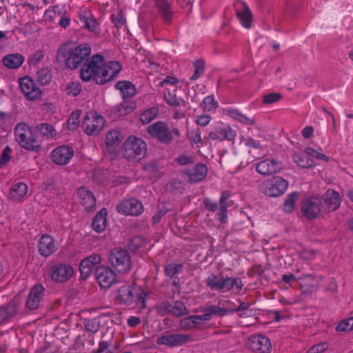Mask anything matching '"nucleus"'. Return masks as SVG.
Masks as SVG:
<instances>
[{"instance_id": "obj_1", "label": "nucleus", "mask_w": 353, "mask_h": 353, "mask_svg": "<svg viewBox=\"0 0 353 353\" xmlns=\"http://www.w3.org/2000/svg\"><path fill=\"white\" fill-rule=\"evenodd\" d=\"M68 48V68H80V78L83 81H94L98 85H104L112 81L122 69L119 62H105L101 54L90 56L92 49L89 43Z\"/></svg>"}, {"instance_id": "obj_2", "label": "nucleus", "mask_w": 353, "mask_h": 353, "mask_svg": "<svg viewBox=\"0 0 353 353\" xmlns=\"http://www.w3.org/2000/svg\"><path fill=\"white\" fill-rule=\"evenodd\" d=\"M205 283L211 290L220 292H228L234 288L236 293H240L243 287L241 278L223 276L222 274L219 275L210 274L205 279Z\"/></svg>"}, {"instance_id": "obj_3", "label": "nucleus", "mask_w": 353, "mask_h": 353, "mask_svg": "<svg viewBox=\"0 0 353 353\" xmlns=\"http://www.w3.org/2000/svg\"><path fill=\"white\" fill-rule=\"evenodd\" d=\"M123 157L129 161H139L147 154V144L141 138L131 135L121 146Z\"/></svg>"}, {"instance_id": "obj_4", "label": "nucleus", "mask_w": 353, "mask_h": 353, "mask_svg": "<svg viewBox=\"0 0 353 353\" xmlns=\"http://www.w3.org/2000/svg\"><path fill=\"white\" fill-rule=\"evenodd\" d=\"M146 131L152 139L165 145L170 144L174 137H179L181 136L178 128L170 129L166 123L161 121L148 125Z\"/></svg>"}, {"instance_id": "obj_5", "label": "nucleus", "mask_w": 353, "mask_h": 353, "mask_svg": "<svg viewBox=\"0 0 353 353\" xmlns=\"http://www.w3.org/2000/svg\"><path fill=\"white\" fill-rule=\"evenodd\" d=\"M15 139L19 145L31 152H38L41 145L30 128L24 123H18L14 128Z\"/></svg>"}, {"instance_id": "obj_6", "label": "nucleus", "mask_w": 353, "mask_h": 353, "mask_svg": "<svg viewBox=\"0 0 353 353\" xmlns=\"http://www.w3.org/2000/svg\"><path fill=\"white\" fill-rule=\"evenodd\" d=\"M108 261L121 274L129 272L132 268L130 254L126 249L122 248L112 249L108 254Z\"/></svg>"}, {"instance_id": "obj_7", "label": "nucleus", "mask_w": 353, "mask_h": 353, "mask_svg": "<svg viewBox=\"0 0 353 353\" xmlns=\"http://www.w3.org/2000/svg\"><path fill=\"white\" fill-rule=\"evenodd\" d=\"M288 182L281 176H274L263 181L260 189L261 192L270 197H278L286 191Z\"/></svg>"}, {"instance_id": "obj_8", "label": "nucleus", "mask_w": 353, "mask_h": 353, "mask_svg": "<svg viewBox=\"0 0 353 353\" xmlns=\"http://www.w3.org/2000/svg\"><path fill=\"white\" fill-rule=\"evenodd\" d=\"M322 210L321 201L318 196H310L301 201L300 212L307 220H314L320 216Z\"/></svg>"}, {"instance_id": "obj_9", "label": "nucleus", "mask_w": 353, "mask_h": 353, "mask_svg": "<svg viewBox=\"0 0 353 353\" xmlns=\"http://www.w3.org/2000/svg\"><path fill=\"white\" fill-rule=\"evenodd\" d=\"M105 124L104 118L97 112H88L82 123L83 131L88 135H97Z\"/></svg>"}, {"instance_id": "obj_10", "label": "nucleus", "mask_w": 353, "mask_h": 353, "mask_svg": "<svg viewBox=\"0 0 353 353\" xmlns=\"http://www.w3.org/2000/svg\"><path fill=\"white\" fill-rule=\"evenodd\" d=\"M119 213L126 216H137L144 211L142 202L135 198H130L122 200L117 206Z\"/></svg>"}, {"instance_id": "obj_11", "label": "nucleus", "mask_w": 353, "mask_h": 353, "mask_svg": "<svg viewBox=\"0 0 353 353\" xmlns=\"http://www.w3.org/2000/svg\"><path fill=\"white\" fill-rule=\"evenodd\" d=\"M95 278L101 288L108 289L117 283V276L108 266L101 265L95 269Z\"/></svg>"}, {"instance_id": "obj_12", "label": "nucleus", "mask_w": 353, "mask_h": 353, "mask_svg": "<svg viewBox=\"0 0 353 353\" xmlns=\"http://www.w3.org/2000/svg\"><path fill=\"white\" fill-rule=\"evenodd\" d=\"M194 341L193 337L190 334H170L161 336L157 340L159 345H164L170 347L181 346Z\"/></svg>"}, {"instance_id": "obj_13", "label": "nucleus", "mask_w": 353, "mask_h": 353, "mask_svg": "<svg viewBox=\"0 0 353 353\" xmlns=\"http://www.w3.org/2000/svg\"><path fill=\"white\" fill-rule=\"evenodd\" d=\"M235 14L241 25L249 29L253 21V15L249 6L243 1L237 0L234 3Z\"/></svg>"}, {"instance_id": "obj_14", "label": "nucleus", "mask_w": 353, "mask_h": 353, "mask_svg": "<svg viewBox=\"0 0 353 353\" xmlns=\"http://www.w3.org/2000/svg\"><path fill=\"white\" fill-rule=\"evenodd\" d=\"M19 83L22 92L28 100H35L41 96V90L30 77L20 78Z\"/></svg>"}, {"instance_id": "obj_15", "label": "nucleus", "mask_w": 353, "mask_h": 353, "mask_svg": "<svg viewBox=\"0 0 353 353\" xmlns=\"http://www.w3.org/2000/svg\"><path fill=\"white\" fill-rule=\"evenodd\" d=\"M249 348L256 353H270L272 343L269 338L262 334H256L248 340Z\"/></svg>"}, {"instance_id": "obj_16", "label": "nucleus", "mask_w": 353, "mask_h": 353, "mask_svg": "<svg viewBox=\"0 0 353 353\" xmlns=\"http://www.w3.org/2000/svg\"><path fill=\"white\" fill-rule=\"evenodd\" d=\"M321 201V208L327 212H333L339 208L341 198L338 192L329 189L319 197Z\"/></svg>"}, {"instance_id": "obj_17", "label": "nucleus", "mask_w": 353, "mask_h": 353, "mask_svg": "<svg viewBox=\"0 0 353 353\" xmlns=\"http://www.w3.org/2000/svg\"><path fill=\"white\" fill-rule=\"evenodd\" d=\"M101 262V256L99 254H92L83 259L79 265L80 276L82 279L89 277L96 266Z\"/></svg>"}, {"instance_id": "obj_18", "label": "nucleus", "mask_w": 353, "mask_h": 353, "mask_svg": "<svg viewBox=\"0 0 353 353\" xmlns=\"http://www.w3.org/2000/svg\"><path fill=\"white\" fill-rule=\"evenodd\" d=\"M181 172L188 176L190 183H196L203 181L208 174L207 166L202 163H196L192 168H185Z\"/></svg>"}, {"instance_id": "obj_19", "label": "nucleus", "mask_w": 353, "mask_h": 353, "mask_svg": "<svg viewBox=\"0 0 353 353\" xmlns=\"http://www.w3.org/2000/svg\"><path fill=\"white\" fill-rule=\"evenodd\" d=\"M45 288L41 284L34 285L28 294L26 302V307L30 310L39 308L41 301L44 296Z\"/></svg>"}, {"instance_id": "obj_20", "label": "nucleus", "mask_w": 353, "mask_h": 353, "mask_svg": "<svg viewBox=\"0 0 353 353\" xmlns=\"http://www.w3.org/2000/svg\"><path fill=\"white\" fill-rule=\"evenodd\" d=\"M281 169V163L275 159H266L256 165V172L264 176L272 175Z\"/></svg>"}, {"instance_id": "obj_21", "label": "nucleus", "mask_w": 353, "mask_h": 353, "mask_svg": "<svg viewBox=\"0 0 353 353\" xmlns=\"http://www.w3.org/2000/svg\"><path fill=\"white\" fill-rule=\"evenodd\" d=\"M19 305V300L14 298L7 304L0 307V325L10 321L17 316Z\"/></svg>"}, {"instance_id": "obj_22", "label": "nucleus", "mask_w": 353, "mask_h": 353, "mask_svg": "<svg viewBox=\"0 0 353 353\" xmlns=\"http://www.w3.org/2000/svg\"><path fill=\"white\" fill-rule=\"evenodd\" d=\"M136 288L131 285H123L117 290V299L121 304L133 306L136 302Z\"/></svg>"}, {"instance_id": "obj_23", "label": "nucleus", "mask_w": 353, "mask_h": 353, "mask_svg": "<svg viewBox=\"0 0 353 353\" xmlns=\"http://www.w3.org/2000/svg\"><path fill=\"white\" fill-rule=\"evenodd\" d=\"M55 251L56 245L54 239L48 234L42 235L38 243V252L39 254L46 258Z\"/></svg>"}, {"instance_id": "obj_24", "label": "nucleus", "mask_w": 353, "mask_h": 353, "mask_svg": "<svg viewBox=\"0 0 353 353\" xmlns=\"http://www.w3.org/2000/svg\"><path fill=\"white\" fill-rule=\"evenodd\" d=\"M123 139L121 133L119 130H110L105 137V145L108 151L111 154L117 153V148Z\"/></svg>"}, {"instance_id": "obj_25", "label": "nucleus", "mask_w": 353, "mask_h": 353, "mask_svg": "<svg viewBox=\"0 0 353 353\" xmlns=\"http://www.w3.org/2000/svg\"><path fill=\"white\" fill-rule=\"evenodd\" d=\"M77 194L81 200V204L88 212L93 211L96 207V198L94 194L85 187H81Z\"/></svg>"}, {"instance_id": "obj_26", "label": "nucleus", "mask_w": 353, "mask_h": 353, "mask_svg": "<svg viewBox=\"0 0 353 353\" xmlns=\"http://www.w3.org/2000/svg\"><path fill=\"white\" fill-rule=\"evenodd\" d=\"M236 137V132L230 127L226 128H217L215 131L210 132L208 134V137L212 140L219 141H232Z\"/></svg>"}, {"instance_id": "obj_27", "label": "nucleus", "mask_w": 353, "mask_h": 353, "mask_svg": "<svg viewBox=\"0 0 353 353\" xmlns=\"http://www.w3.org/2000/svg\"><path fill=\"white\" fill-rule=\"evenodd\" d=\"M52 280L57 283H65L66 281V264L63 263H56L49 270Z\"/></svg>"}, {"instance_id": "obj_28", "label": "nucleus", "mask_w": 353, "mask_h": 353, "mask_svg": "<svg viewBox=\"0 0 353 353\" xmlns=\"http://www.w3.org/2000/svg\"><path fill=\"white\" fill-rule=\"evenodd\" d=\"M79 19L83 23V27L89 31L95 32L98 29V23L90 10H85L79 12Z\"/></svg>"}, {"instance_id": "obj_29", "label": "nucleus", "mask_w": 353, "mask_h": 353, "mask_svg": "<svg viewBox=\"0 0 353 353\" xmlns=\"http://www.w3.org/2000/svg\"><path fill=\"white\" fill-rule=\"evenodd\" d=\"M53 63L57 71H63L66 68V42L63 43L57 50Z\"/></svg>"}, {"instance_id": "obj_30", "label": "nucleus", "mask_w": 353, "mask_h": 353, "mask_svg": "<svg viewBox=\"0 0 353 353\" xmlns=\"http://www.w3.org/2000/svg\"><path fill=\"white\" fill-rule=\"evenodd\" d=\"M107 210L105 208H102L94 217L92 223V227L95 232L100 233L105 230L107 223Z\"/></svg>"}, {"instance_id": "obj_31", "label": "nucleus", "mask_w": 353, "mask_h": 353, "mask_svg": "<svg viewBox=\"0 0 353 353\" xmlns=\"http://www.w3.org/2000/svg\"><path fill=\"white\" fill-rule=\"evenodd\" d=\"M114 88L121 91L123 99L131 98L135 95V85L128 81H120L115 83Z\"/></svg>"}, {"instance_id": "obj_32", "label": "nucleus", "mask_w": 353, "mask_h": 353, "mask_svg": "<svg viewBox=\"0 0 353 353\" xmlns=\"http://www.w3.org/2000/svg\"><path fill=\"white\" fill-rule=\"evenodd\" d=\"M27 192V185L22 182H18L10 189L9 196L14 201H20L25 197Z\"/></svg>"}, {"instance_id": "obj_33", "label": "nucleus", "mask_w": 353, "mask_h": 353, "mask_svg": "<svg viewBox=\"0 0 353 353\" xmlns=\"http://www.w3.org/2000/svg\"><path fill=\"white\" fill-rule=\"evenodd\" d=\"M230 196V192L228 191H223L221 193V196L219 199V212L217 214L219 220L222 223H225L228 220V216H227V208L228 205L226 203L227 199Z\"/></svg>"}, {"instance_id": "obj_34", "label": "nucleus", "mask_w": 353, "mask_h": 353, "mask_svg": "<svg viewBox=\"0 0 353 353\" xmlns=\"http://www.w3.org/2000/svg\"><path fill=\"white\" fill-rule=\"evenodd\" d=\"M158 8V12L167 23H170L172 21L173 12L171 10L170 3L164 0L156 4Z\"/></svg>"}, {"instance_id": "obj_35", "label": "nucleus", "mask_w": 353, "mask_h": 353, "mask_svg": "<svg viewBox=\"0 0 353 353\" xmlns=\"http://www.w3.org/2000/svg\"><path fill=\"white\" fill-rule=\"evenodd\" d=\"M24 61V57L20 54H11L3 59V65L8 68H19Z\"/></svg>"}, {"instance_id": "obj_36", "label": "nucleus", "mask_w": 353, "mask_h": 353, "mask_svg": "<svg viewBox=\"0 0 353 353\" xmlns=\"http://www.w3.org/2000/svg\"><path fill=\"white\" fill-rule=\"evenodd\" d=\"M50 157L52 161L57 165L66 164V145H62L54 149Z\"/></svg>"}, {"instance_id": "obj_37", "label": "nucleus", "mask_w": 353, "mask_h": 353, "mask_svg": "<svg viewBox=\"0 0 353 353\" xmlns=\"http://www.w3.org/2000/svg\"><path fill=\"white\" fill-rule=\"evenodd\" d=\"M227 115L245 125H253L256 123V121L254 117H248L241 114L237 110L230 109L227 110Z\"/></svg>"}, {"instance_id": "obj_38", "label": "nucleus", "mask_w": 353, "mask_h": 353, "mask_svg": "<svg viewBox=\"0 0 353 353\" xmlns=\"http://www.w3.org/2000/svg\"><path fill=\"white\" fill-rule=\"evenodd\" d=\"M294 161L303 168H310L314 165V161L306 153H294L293 155Z\"/></svg>"}, {"instance_id": "obj_39", "label": "nucleus", "mask_w": 353, "mask_h": 353, "mask_svg": "<svg viewBox=\"0 0 353 353\" xmlns=\"http://www.w3.org/2000/svg\"><path fill=\"white\" fill-rule=\"evenodd\" d=\"M36 132H39L46 139L53 138L57 134V131L50 123H39L35 126Z\"/></svg>"}, {"instance_id": "obj_40", "label": "nucleus", "mask_w": 353, "mask_h": 353, "mask_svg": "<svg viewBox=\"0 0 353 353\" xmlns=\"http://www.w3.org/2000/svg\"><path fill=\"white\" fill-rule=\"evenodd\" d=\"M299 192H293L288 194L283 204V210L287 213H292L295 207V203L299 197Z\"/></svg>"}, {"instance_id": "obj_41", "label": "nucleus", "mask_w": 353, "mask_h": 353, "mask_svg": "<svg viewBox=\"0 0 353 353\" xmlns=\"http://www.w3.org/2000/svg\"><path fill=\"white\" fill-rule=\"evenodd\" d=\"M145 240L141 236H134L128 243V247L130 252L138 253L145 246Z\"/></svg>"}, {"instance_id": "obj_42", "label": "nucleus", "mask_w": 353, "mask_h": 353, "mask_svg": "<svg viewBox=\"0 0 353 353\" xmlns=\"http://www.w3.org/2000/svg\"><path fill=\"white\" fill-rule=\"evenodd\" d=\"M184 266L182 263H170L164 267V274L167 277H174L181 273Z\"/></svg>"}, {"instance_id": "obj_43", "label": "nucleus", "mask_w": 353, "mask_h": 353, "mask_svg": "<svg viewBox=\"0 0 353 353\" xmlns=\"http://www.w3.org/2000/svg\"><path fill=\"white\" fill-rule=\"evenodd\" d=\"M37 81L41 85L48 84L52 77L51 69L49 67L43 68L37 72Z\"/></svg>"}, {"instance_id": "obj_44", "label": "nucleus", "mask_w": 353, "mask_h": 353, "mask_svg": "<svg viewBox=\"0 0 353 353\" xmlns=\"http://www.w3.org/2000/svg\"><path fill=\"white\" fill-rule=\"evenodd\" d=\"M159 110L157 107H152L145 110L140 114V121L143 124L149 123L159 114Z\"/></svg>"}, {"instance_id": "obj_45", "label": "nucleus", "mask_w": 353, "mask_h": 353, "mask_svg": "<svg viewBox=\"0 0 353 353\" xmlns=\"http://www.w3.org/2000/svg\"><path fill=\"white\" fill-rule=\"evenodd\" d=\"M135 108L136 105L134 103L124 101L117 105L116 108L115 114L118 117H123L133 112Z\"/></svg>"}, {"instance_id": "obj_46", "label": "nucleus", "mask_w": 353, "mask_h": 353, "mask_svg": "<svg viewBox=\"0 0 353 353\" xmlns=\"http://www.w3.org/2000/svg\"><path fill=\"white\" fill-rule=\"evenodd\" d=\"M315 278H316V276L313 274H305V275H303L301 277L296 279V276L293 274L290 273L289 274H283L281 279L285 283H288V284L290 283L291 281H296V280L302 281V282L301 283V288H303V285L304 284H305V281L307 279L314 281L315 280Z\"/></svg>"}, {"instance_id": "obj_47", "label": "nucleus", "mask_w": 353, "mask_h": 353, "mask_svg": "<svg viewBox=\"0 0 353 353\" xmlns=\"http://www.w3.org/2000/svg\"><path fill=\"white\" fill-rule=\"evenodd\" d=\"M81 114V110L74 111L68 118V130H74L79 125V117Z\"/></svg>"}, {"instance_id": "obj_48", "label": "nucleus", "mask_w": 353, "mask_h": 353, "mask_svg": "<svg viewBox=\"0 0 353 353\" xmlns=\"http://www.w3.org/2000/svg\"><path fill=\"white\" fill-rule=\"evenodd\" d=\"M193 66L194 71L192 76L190 78V81H195L200 77L205 71V63L204 60L198 59L194 62Z\"/></svg>"}, {"instance_id": "obj_49", "label": "nucleus", "mask_w": 353, "mask_h": 353, "mask_svg": "<svg viewBox=\"0 0 353 353\" xmlns=\"http://www.w3.org/2000/svg\"><path fill=\"white\" fill-rule=\"evenodd\" d=\"M189 313L188 310L186 308L183 303L179 301H176L173 303V310L172 314L176 317H180L186 315Z\"/></svg>"}, {"instance_id": "obj_50", "label": "nucleus", "mask_w": 353, "mask_h": 353, "mask_svg": "<svg viewBox=\"0 0 353 353\" xmlns=\"http://www.w3.org/2000/svg\"><path fill=\"white\" fill-rule=\"evenodd\" d=\"M84 326L86 331L90 332L92 333H96L99 330L101 323L99 319L97 318L85 319Z\"/></svg>"}, {"instance_id": "obj_51", "label": "nucleus", "mask_w": 353, "mask_h": 353, "mask_svg": "<svg viewBox=\"0 0 353 353\" xmlns=\"http://www.w3.org/2000/svg\"><path fill=\"white\" fill-rule=\"evenodd\" d=\"M207 311H209L211 316L216 315L220 317L225 316L229 313L230 314V308L220 307L214 305L207 306Z\"/></svg>"}, {"instance_id": "obj_52", "label": "nucleus", "mask_w": 353, "mask_h": 353, "mask_svg": "<svg viewBox=\"0 0 353 353\" xmlns=\"http://www.w3.org/2000/svg\"><path fill=\"white\" fill-rule=\"evenodd\" d=\"M201 107L205 111L214 110L218 107V103L214 101L213 96H207L201 103Z\"/></svg>"}, {"instance_id": "obj_53", "label": "nucleus", "mask_w": 353, "mask_h": 353, "mask_svg": "<svg viewBox=\"0 0 353 353\" xmlns=\"http://www.w3.org/2000/svg\"><path fill=\"white\" fill-rule=\"evenodd\" d=\"M45 52L43 50H38L28 58V63L30 66L37 65L45 57Z\"/></svg>"}, {"instance_id": "obj_54", "label": "nucleus", "mask_w": 353, "mask_h": 353, "mask_svg": "<svg viewBox=\"0 0 353 353\" xmlns=\"http://www.w3.org/2000/svg\"><path fill=\"white\" fill-rule=\"evenodd\" d=\"M236 301L239 303V305L235 308H230V314L235 312H242V313L239 314V316L241 318L245 317L246 314L244 312V311L248 310L250 306V303L242 301L240 299H237Z\"/></svg>"}, {"instance_id": "obj_55", "label": "nucleus", "mask_w": 353, "mask_h": 353, "mask_svg": "<svg viewBox=\"0 0 353 353\" xmlns=\"http://www.w3.org/2000/svg\"><path fill=\"white\" fill-rule=\"evenodd\" d=\"M353 330V317L343 320L336 327V332H347Z\"/></svg>"}, {"instance_id": "obj_56", "label": "nucleus", "mask_w": 353, "mask_h": 353, "mask_svg": "<svg viewBox=\"0 0 353 353\" xmlns=\"http://www.w3.org/2000/svg\"><path fill=\"white\" fill-rule=\"evenodd\" d=\"M111 20L114 24V27L117 29V31L124 26L126 23L122 12H119L117 14H112Z\"/></svg>"}, {"instance_id": "obj_57", "label": "nucleus", "mask_w": 353, "mask_h": 353, "mask_svg": "<svg viewBox=\"0 0 353 353\" xmlns=\"http://www.w3.org/2000/svg\"><path fill=\"white\" fill-rule=\"evenodd\" d=\"M136 302L134 305H139L140 308H144L145 307V298L147 294L145 291L141 289H136L135 292Z\"/></svg>"}, {"instance_id": "obj_58", "label": "nucleus", "mask_w": 353, "mask_h": 353, "mask_svg": "<svg viewBox=\"0 0 353 353\" xmlns=\"http://www.w3.org/2000/svg\"><path fill=\"white\" fill-rule=\"evenodd\" d=\"M282 98V94L278 92H271L263 96V103L264 104H272L279 101Z\"/></svg>"}, {"instance_id": "obj_59", "label": "nucleus", "mask_w": 353, "mask_h": 353, "mask_svg": "<svg viewBox=\"0 0 353 353\" xmlns=\"http://www.w3.org/2000/svg\"><path fill=\"white\" fill-rule=\"evenodd\" d=\"M169 210L165 208L164 204L159 205L157 207V212L153 215L152 218V224H157L163 216H164Z\"/></svg>"}, {"instance_id": "obj_60", "label": "nucleus", "mask_w": 353, "mask_h": 353, "mask_svg": "<svg viewBox=\"0 0 353 353\" xmlns=\"http://www.w3.org/2000/svg\"><path fill=\"white\" fill-rule=\"evenodd\" d=\"M305 153L309 157H313L317 159L323 160L325 161H328L330 159L329 157L326 156L325 154L319 152L318 151H316V150H314L312 148L307 147V148H305Z\"/></svg>"}, {"instance_id": "obj_61", "label": "nucleus", "mask_w": 353, "mask_h": 353, "mask_svg": "<svg viewBox=\"0 0 353 353\" xmlns=\"http://www.w3.org/2000/svg\"><path fill=\"white\" fill-rule=\"evenodd\" d=\"M82 90L79 82L68 83V94H72L74 97L77 96Z\"/></svg>"}, {"instance_id": "obj_62", "label": "nucleus", "mask_w": 353, "mask_h": 353, "mask_svg": "<svg viewBox=\"0 0 353 353\" xmlns=\"http://www.w3.org/2000/svg\"><path fill=\"white\" fill-rule=\"evenodd\" d=\"M179 327L182 330H188L195 327V321L190 319V316L181 319L179 322Z\"/></svg>"}, {"instance_id": "obj_63", "label": "nucleus", "mask_w": 353, "mask_h": 353, "mask_svg": "<svg viewBox=\"0 0 353 353\" xmlns=\"http://www.w3.org/2000/svg\"><path fill=\"white\" fill-rule=\"evenodd\" d=\"M143 170L148 174H152L158 171V164L156 161H150L142 166Z\"/></svg>"}, {"instance_id": "obj_64", "label": "nucleus", "mask_w": 353, "mask_h": 353, "mask_svg": "<svg viewBox=\"0 0 353 353\" xmlns=\"http://www.w3.org/2000/svg\"><path fill=\"white\" fill-rule=\"evenodd\" d=\"M11 152L12 150L8 145L4 148L0 157V166L6 164L10 161L11 157L10 153Z\"/></svg>"}]
</instances>
